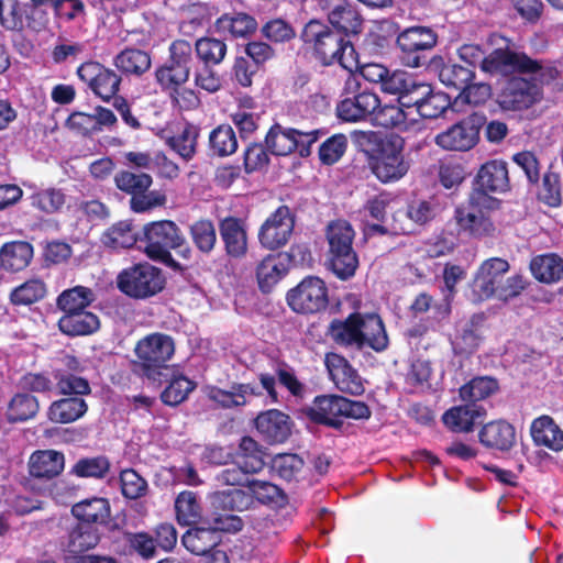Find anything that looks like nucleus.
I'll return each mask as SVG.
<instances>
[{
    "mask_svg": "<svg viewBox=\"0 0 563 563\" xmlns=\"http://www.w3.org/2000/svg\"><path fill=\"white\" fill-rule=\"evenodd\" d=\"M301 38L324 65L334 63L353 71L358 67L356 52L340 33L333 32L320 21L311 20L301 33Z\"/></svg>",
    "mask_w": 563,
    "mask_h": 563,
    "instance_id": "obj_1",
    "label": "nucleus"
},
{
    "mask_svg": "<svg viewBox=\"0 0 563 563\" xmlns=\"http://www.w3.org/2000/svg\"><path fill=\"white\" fill-rule=\"evenodd\" d=\"M355 231L346 220H334L325 228L328 242V262L332 272L341 279L355 274L358 266L357 255L353 249Z\"/></svg>",
    "mask_w": 563,
    "mask_h": 563,
    "instance_id": "obj_2",
    "label": "nucleus"
},
{
    "mask_svg": "<svg viewBox=\"0 0 563 563\" xmlns=\"http://www.w3.org/2000/svg\"><path fill=\"white\" fill-rule=\"evenodd\" d=\"M405 141L398 135L379 139L377 148L369 157V167L383 184H390L404 178L410 169V163L404 155Z\"/></svg>",
    "mask_w": 563,
    "mask_h": 563,
    "instance_id": "obj_3",
    "label": "nucleus"
},
{
    "mask_svg": "<svg viewBox=\"0 0 563 563\" xmlns=\"http://www.w3.org/2000/svg\"><path fill=\"white\" fill-rule=\"evenodd\" d=\"M136 363L144 375L158 380L163 371L167 369V362L175 353L174 340L163 333H152L141 339L134 349Z\"/></svg>",
    "mask_w": 563,
    "mask_h": 563,
    "instance_id": "obj_4",
    "label": "nucleus"
},
{
    "mask_svg": "<svg viewBox=\"0 0 563 563\" xmlns=\"http://www.w3.org/2000/svg\"><path fill=\"white\" fill-rule=\"evenodd\" d=\"M118 288L126 296L146 299L163 290L165 277L162 269L140 263L123 269L117 278Z\"/></svg>",
    "mask_w": 563,
    "mask_h": 563,
    "instance_id": "obj_5",
    "label": "nucleus"
},
{
    "mask_svg": "<svg viewBox=\"0 0 563 563\" xmlns=\"http://www.w3.org/2000/svg\"><path fill=\"white\" fill-rule=\"evenodd\" d=\"M309 416L316 422L338 428L341 418L367 419L371 411L362 401L331 395L317 397L309 408Z\"/></svg>",
    "mask_w": 563,
    "mask_h": 563,
    "instance_id": "obj_6",
    "label": "nucleus"
},
{
    "mask_svg": "<svg viewBox=\"0 0 563 563\" xmlns=\"http://www.w3.org/2000/svg\"><path fill=\"white\" fill-rule=\"evenodd\" d=\"M169 57L155 71L163 89L176 90L188 81L194 63L192 46L188 41L176 40L169 45Z\"/></svg>",
    "mask_w": 563,
    "mask_h": 563,
    "instance_id": "obj_7",
    "label": "nucleus"
},
{
    "mask_svg": "<svg viewBox=\"0 0 563 563\" xmlns=\"http://www.w3.org/2000/svg\"><path fill=\"white\" fill-rule=\"evenodd\" d=\"M144 253L152 260L166 262L170 250L181 247L185 243L179 228L169 220L151 222L143 228Z\"/></svg>",
    "mask_w": 563,
    "mask_h": 563,
    "instance_id": "obj_8",
    "label": "nucleus"
},
{
    "mask_svg": "<svg viewBox=\"0 0 563 563\" xmlns=\"http://www.w3.org/2000/svg\"><path fill=\"white\" fill-rule=\"evenodd\" d=\"M509 189V177L506 162L492 159L478 169L473 191V200L476 203L499 205V201L490 194H503Z\"/></svg>",
    "mask_w": 563,
    "mask_h": 563,
    "instance_id": "obj_9",
    "label": "nucleus"
},
{
    "mask_svg": "<svg viewBox=\"0 0 563 563\" xmlns=\"http://www.w3.org/2000/svg\"><path fill=\"white\" fill-rule=\"evenodd\" d=\"M482 118L471 115L438 133L434 143L444 151L467 152L479 141Z\"/></svg>",
    "mask_w": 563,
    "mask_h": 563,
    "instance_id": "obj_10",
    "label": "nucleus"
},
{
    "mask_svg": "<svg viewBox=\"0 0 563 563\" xmlns=\"http://www.w3.org/2000/svg\"><path fill=\"white\" fill-rule=\"evenodd\" d=\"M290 308L300 313H314L328 305V288L325 283L317 276L303 278L287 294Z\"/></svg>",
    "mask_w": 563,
    "mask_h": 563,
    "instance_id": "obj_11",
    "label": "nucleus"
},
{
    "mask_svg": "<svg viewBox=\"0 0 563 563\" xmlns=\"http://www.w3.org/2000/svg\"><path fill=\"white\" fill-rule=\"evenodd\" d=\"M497 208V205L476 203L473 196H470L468 205L455 210V220L460 231L473 238L493 235L496 228L489 211Z\"/></svg>",
    "mask_w": 563,
    "mask_h": 563,
    "instance_id": "obj_12",
    "label": "nucleus"
},
{
    "mask_svg": "<svg viewBox=\"0 0 563 563\" xmlns=\"http://www.w3.org/2000/svg\"><path fill=\"white\" fill-rule=\"evenodd\" d=\"M542 67L530 79L512 77L500 95V104L507 110H522L541 99V86L537 78Z\"/></svg>",
    "mask_w": 563,
    "mask_h": 563,
    "instance_id": "obj_13",
    "label": "nucleus"
},
{
    "mask_svg": "<svg viewBox=\"0 0 563 563\" xmlns=\"http://www.w3.org/2000/svg\"><path fill=\"white\" fill-rule=\"evenodd\" d=\"M294 227L292 212L287 206H280L261 225L258 241L267 250L279 249L290 239Z\"/></svg>",
    "mask_w": 563,
    "mask_h": 563,
    "instance_id": "obj_14",
    "label": "nucleus"
},
{
    "mask_svg": "<svg viewBox=\"0 0 563 563\" xmlns=\"http://www.w3.org/2000/svg\"><path fill=\"white\" fill-rule=\"evenodd\" d=\"M77 74L92 92L104 101H109L119 91L121 77L97 62L84 63Z\"/></svg>",
    "mask_w": 563,
    "mask_h": 563,
    "instance_id": "obj_15",
    "label": "nucleus"
},
{
    "mask_svg": "<svg viewBox=\"0 0 563 563\" xmlns=\"http://www.w3.org/2000/svg\"><path fill=\"white\" fill-rule=\"evenodd\" d=\"M509 267V263L500 257H492L484 261L473 278V299L482 301L494 297Z\"/></svg>",
    "mask_w": 563,
    "mask_h": 563,
    "instance_id": "obj_16",
    "label": "nucleus"
},
{
    "mask_svg": "<svg viewBox=\"0 0 563 563\" xmlns=\"http://www.w3.org/2000/svg\"><path fill=\"white\" fill-rule=\"evenodd\" d=\"M481 68L483 71L489 74L508 71L536 74L540 69V64L522 53L495 49L486 57L483 56Z\"/></svg>",
    "mask_w": 563,
    "mask_h": 563,
    "instance_id": "obj_17",
    "label": "nucleus"
},
{
    "mask_svg": "<svg viewBox=\"0 0 563 563\" xmlns=\"http://www.w3.org/2000/svg\"><path fill=\"white\" fill-rule=\"evenodd\" d=\"M373 121L376 125L407 132L419 129L420 121L416 118V111L405 101L384 104L377 108Z\"/></svg>",
    "mask_w": 563,
    "mask_h": 563,
    "instance_id": "obj_18",
    "label": "nucleus"
},
{
    "mask_svg": "<svg viewBox=\"0 0 563 563\" xmlns=\"http://www.w3.org/2000/svg\"><path fill=\"white\" fill-rule=\"evenodd\" d=\"M325 366L335 386L343 393L362 395L365 390L363 380L350 363L340 354L328 353Z\"/></svg>",
    "mask_w": 563,
    "mask_h": 563,
    "instance_id": "obj_19",
    "label": "nucleus"
},
{
    "mask_svg": "<svg viewBox=\"0 0 563 563\" xmlns=\"http://www.w3.org/2000/svg\"><path fill=\"white\" fill-rule=\"evenodd\" d=\"M380 104L378 96L371 91H362L353 97L343 99L336 107L338 117L347 122L363 121Z\"/></svg>",
    "mask_w": 563,
    "mask_h": 563,
    "instance_id": "obj_20",
    "label": "nucleus"
},
{
    "mask_svg": "<svg viewBox=\"0 0 563 563\" xmlns=\"http://www.w3.org/2000/svg\"><path fill=\"white\" fill-rule=\"evenodd\" d=\"M387 345L388 336L382 319L374 313H358L357 349L368 346L376 352H382Z\"/></svg>",
    "mask_w": 563,
    "mask_h": 563,
    "instance_id": "obj_21",
    "label": "nucleus"
},
{
    "mask_svg": "<svg viewBox=\"0 0 563 563\" xmlns=\"http://www.w3.org/2000/svg\"><path fill=\"white\" fill-rule=\"evenodd\" d=\"M255 424L257 431L272 443H283L291 433L289 417L276 409L258 415Z\"/></svg>",
    "mask_w": 563,
    "mask_h": 563,
    "instance_id": "obj_22",
    "label": "nucleus"
},
{
    "mask_svg": "<svg viewBox=\"0 0 563 563\" xmlns=\"http://www.w3.org/2000/svg\"><path fill=\"white\" fill-rule=\"evenodd\" d=\"M220 236L224 243L225 253L230 257L242 258L247 253V233L242 220L227 217L219 225Z\"/></svg>",
    "mask_w": 563,
    "mask_h": 563,
    "instance_id": "obj_23",
    "label": "nucleus"
},
{
    "mask_svg": "<svg viewBox=\"0 0 563 563\" xmlns=\"http://www.w3.org/2000/svg\"><path fill=\"white\" fill-rule=\"evenodd\" d=\"M287 255L285 253L269 254L256 266V279L260 289L268 292L287 274Z\"/></svg>",
    "mask_w": 563,
    "mask_h": 563,
    "instance_id": "obj_24",
    "label": "nucleus"
},
{
    "mask_svg": "<svg viewBox=\"0 0 563 563\" xmlns=\"http://www.w3.org/2000/svg\"><path fill=\"white\" fill-rule=\"evenodd\" d=\"M216 526L210 528L197 527L188 530L181 538L184 547L196 555H206L220 542V530L223 527L216 519Z\"/></svg>",
    "mask_w": 563,
    "mask_h": 563,
    "instance_id": "obj_25",
    "label": "nucleus"
},
{
    "mask_svg": "<svg viewBox=\"0 0 563 563\" xmlns=\"http://www.w3.org/2000/svg\"><path fill=\"white\" fill-rule=\"evenodd\" d=\"M530 434L536 445L544 446L551 451L563 450V431L550 416L534 419L530 427Z\"/></svg>",
    "mask_w": 563,
    "mask_h": 563,
    "instance_id": "obj_26",
    "label": "nucleus"
},
{
    "mask_svg": "<svg viewBox=\"0 0 563 563\" xmlns=\"http://www.w3.org/2000/svg\"><path fill=\"white\" fill-rule=\"evenodd\" d=\"M328 19L333 27L346 35L358 34L364 22L357 7L346 0L335 3L329 11Z\"/></svg>",
    "mask_w": 563,
    "mask_h": 563,
    "instance_id": "obj_27",
    "label": "nucleus"
},
{
    "mask_svg": "<svg viewBox=\"0 0 563 563\" xmlns=\"http://www.w3.org/2000/svg\"><path fill=\"white\" fill-rule=\"evenodd\" d=\"M485 409L476 404L455 406L444 412L443 423L454 432H470L485 417Z\"/></svg>",
    "mask_w": 563,
    "mask_h": 563,
    "instance_id": "obj_28",
    "label": "nucleus"
},
{
    "mask_svg": "<svg viewBox=\"0 0 563 563\" xmlns=\"http://www.w3.org/2000/svg\"><path fill=\"white\" fill-rule=\"evenodd\" d=\"M479 440L487 448L507 451L515 444L516 431L504 420L493 421L482 428Z\"/></svg>",
    "mask_w": 563,
    "mask_h": 563,
    "instance_id": "obj_29",
    "label": "nucleus"
},
{
    "mask_svg": "<svg viewBox=\"0 0 563 563\" xmlns=\"http://www.w3.org/2000/svg\"><path fill=\"white\" fill-rule=\"evenodd\" d=\"M33 246L24 241L5 243L0 249V267L7 272H20L29 266Z\"/></svg>",
    "mask_w": 563,
    "mask_h": 563,
    "instance_id": "obj_30",
    "label": "nucleus"
},
{
    "mask_svg": "<svg viewBox=\"0 0 563 563\" xmlns=\"http://www.w3.org/2000/svg\"><path fill=\"white\" fill-rule=\"evenodd\" d=\"M65 465L64 455L54 450L36 451L29 461V472L36 478L57 476Z\"/></svg>",
    "mask_w": 563,
    "mask_h": 563,
    "instance_id": "obj_31",
    "label": "nucleus"
},
{
    "mask_svg": "<svg viewBox=\"0 0 563 563\" xmlns=\"http://www.w3.org/2000/svg\"><path fill=\"white\" fill-rule=\"evenodd\" d=\"M98 317L86 309L65 313L58 321L62 332L68 335H86L99 328Z\"/></svg>",
    "mask_w": 563,
    "mask_h": 563,
    "instance_id": "obj_32",
    "label": "nucleus"
},
{
    "mask_svg": "<svg viewBox=\"0 0 563 563\" xmlns=\"http://www.w3.org/2000/svg\"><path fill=\"white\" fill-rule=\"evenodd\" d=\"M207 396L211 401L223 408H232L244 406L251 397L255 396V390L249 384L233 385L230 390L209 387Z\"/></svg>",
    "mask_w": 563,
    "mask_h": 563,
    "instance_id": "obj_33",
    "label": "nucleus"
},
{
    "mask_svg": "<svg viewBox=\"0 0 563 563\" xmlns=\"http://www.w3.org/2000/svg\"><path fill=\"white\" fill-rule=\"evenodd\" d=\"M88 406L81 398L69 397L54 401L48 408V419L56 423H70L87 412Z\"/></svg>",
    "mask_w": 563,
    "mask_h": 563,
    "instance_id": "obj_34",
    "label": "nucleus"
},
{
    "mask_svg": "<svg viewBox=\"0 0 563 563\" xmlns=\"http://www.w3.org/2000/svg\"><path fill=\"white\" fill-rule=\"evenodd\" d=\"M533 277L544 284H553L563 277V260L555 254L538 255L531 260Z\"/></svg>",
    "mask_w": 563,
    "mask_h": 563,
    "instance_id": "obj_35",
    "label": "nucleus"
},
{
    "mask_svg": "<svg viewBox=\"0 0 563 563\" xmlns=\"http://www.w3.org/2000/svg\"><path fill=\"white\" fill-rule=\"evenodd\" d=\"M437 43V35L431 29L423 26L410 27L397 37V45L405 53H415L432 48Z\"/></svg>",
    "mask_w": 563,
    "mask_h": 563,
    "instance_id": "obj_36",
    "label": "nucleus"
},
{
    "mask_svg": "<svg viewBox=\"0 0 563 563\" xmlns=\"http://www.w3.org/2000/svg\"><path fill=\"white\" fill-rule=\"evenodd\" d=\"M71 512L81 523H106L110 516V506L104 498L85 499L74 505Z\"/></svg>",
    "mask_w": 563,
    "mask_h": 563,
    "instance_id": "obj_37",
    "label": "nucleus"
},
{
    "mask_svg": "<svg viewBox=\"0 0 563 563\" xmlns=\"http://www.w3.org/2000/svg\"><path fill=\"white\" fill-rule=\"evenodd\" d=\"M0 20L5 29L21 31L25 26V11L13 0L7 2L0 0ZM26 26L33 31H40L43 27V23L27 16Z\"/></svg>",
    "mask_w": 563,
    "mask_h": 563,
    "instance_id": "obj_38",
    "label": "nucleus"
},
{
    "mask_svg": "<svg viewBox=\"0 0 563 563\" xmlns=\"http://www.w3.org/2000/svg\"><path fill=\"white\" fill-rule=\"evenodd\" d=\"M214 26L219 33L232 37H245L256 30L257 23L255 19L249 14L236 13L222 15L217 20Z\"/></svg>",
    "mask_w": 563,
    "mask_h": 563,
    "instance_id": "obj_39",
    "label": "nucleus"
},
{
    "mask_svg": "<svg viewBox=\"0 0 563 563\" xmlns=\"http://www.w3.org/2000/svg\"><path fill=\"white\" fill-rule=\"evenodd\" d=\"M235 463L246 473H258L263 470L265 465L264 453L255 440L250 437L242 438Z\"/></svg>",
    "mask_w": 563,
    "mask_h": 563,
    "instance_id": "obj_40",
    "label": "nucleus"
},
{
    "mask_svg": "<svg viewBox=\"0 0 563 563\" xmlns=\"http://www.w3.org/2000/svg\"><path fill=\"white\" fill-rule=\"evenodd\" d=\"M151 56L136 48H126L114 57L115 67L129 75L141 76L151 68Z\"/></svg>",
    "mask_w": 563,
    "mask_h": 563,
    "instance_id": "obj_41",
    "label": "nucleus"
},
{
    "mask_svg": "<svg viewBox=\"0 0 563 563\" xmlns=\"http://www.w3.org/2000/svg\"><path fill=\"white\" fill-rule=\"evenodd\" d=\"M38 409L40 404L35 396L18 393L9 401L5 415L10 422H22L34 418Z\"/></svg>",
    "mask_w": 563,
    "mask_h": 563,
    "instance_id": "obj_42",
    "label": "nucleus"
},
{
    "mask_svg": "<svg viewBox=\"0 0 563 563\" xmlns=\"http://www.w3.org/2000/svg\"><path fill=\"white\" fill-rule=\"evenodd\" d=\"M136 241L137 235L128 220L114 223L101 238L103 245L113 250L132 247Z\"/></svg>",
    "mask_w": 563,
    "mask_h": 563,
    "instance_id": "obj_43",
    "label": "nucleus"
},
{
    "mask_svg": "<svg viewBox=\"0 0 563 563\" xmlns=\"http://www.w3.org/2000/svg\"><path fill=\"white\" fill-rule=\"evenodd\" d=\"M297 129L274 125L266 135V145L275 155H288L296 151Z\"/></svg>",
    "mask_w": 563,
    "mask_h": 563,
    "instance_id": "obj_44",
    "label": "nucleus"
},
{
    "mask_svg": "<svg viewBox=\"0 0 563 563\" xmlns=\"http://www.w3.org/2000/svg\"><path fill=\"white\" fill-rule=\"evenodd\" d=\"M93 301L90 288L76 286L64 290L57 298V307L65 313L86 309Z\"/></svg>",
    "mask_w": 563,
    "mask_h": 563,
    "instance_id": "obj_45",
    "label": "nucleus"
},
{
    "mask_svg": "<svg viewBox=\"0 0 563 563\" xmlns=\"http://www.w3.org/2000/svg\"><path fill=\"white\" fill-rule=\"evenodd\" d=\"M211 504L216 509L242 511L252 504V496L240 488H229L214 493Z\"/></svg>",
    "mask_w": 563,
    "mask_h": 563,
    "instance_id": "obj_46",
    "label": "nucleus"
},
{
    "mask_svg": "<svg viewBox=\"0 0 563 563\" xmlns=\"http://www.w3.org/2000/svg\"><path fill=\"white\" fill-rule=\"evenodd\" d=\"M227 44L214 37H201L196 41L195 51L205 65H219L227 55Z\"/></svg>",
    "mask_w": 563,
    "mask_h": 563,
    "instance_id": "obj_47",
    "label": "nucleus"
},
{
    "mask_svg": "<svg viewBox=\"0 0 563 563\" xmlns=\"http://www.w3.org/2000/svg\"><path fill=\"white\" fill-rule=\"evenodd\" d=\"M100 540L98 530L86 523L77 525L69 533L68 553H82L95 548Z\"/></svg>",
    "mask_w": 563,
    "mask_h": 563,
    "instance_id": "obj_48",
    "label": "nucleus"
},
{
    "mask_svg": "<svg viewBox=\"0 0 563 563\" xmlns=\"http://www.w3.org/2000/svg\"><path fill=\"white\" fill-rule=\"evenodd\" d=\"M209 144L213 154L223 157L235 153L238 139L230 125L222 124L210 133Z\"/></svg>",
    "mask_w": 563,
    "mask_h": 563,
    "instance_id": "obj_49",
    "label": "nucleus"
},
{
    "mask_svg": "<svg viewBox=\"0 0 563 563\" xmlns=\"http://www.w3.org/2000/svg\"><path fill=\"white\" fill-rule=\"evenodd\" d=\"M331 338L339 344L357 347L358 313L351 314L346 320H334L330 328Z\"/></svg>",
    "mask_w": 563,
    "mask_h": 563,
    "instance_id": "obj_50",
    "label": "nucleus"
},
{
    "mask_svg": "<svg viewBox=\"0 0 563 563\" xmlns=\"http://www.w3.org/2000/svg\"><path fill=\"white\" fill-rule=\"evenodd\" d=\"M498 384L490 377H476L460 388V397L463 401L476 404L494 394Z\"/></svg>",
    "mask_w": 563,
    "mask_h": 563,
    "instance_id": "obj_51",
    "label": "nucleus"
},
{
    "mask_svg": "<svg viewBox=\"0 0 563 563\" xmlns=\"http://www.w3.org/2000/svg\"><path fill=\"white\" fill-rule=\"evenodd\" d=\"M303 466V460L297 454H278L272 461L273 471L288 482L297 481L302 474Z\"/></svg>",
    "mask_w": 563,
    "mask_h": 563,
    "instance_id": "obj_52",
    "label": "nucleus"
},
{
    "mask_svg": "<svg viewBox=\"0 0 563 563\" xmlns=\"http://www.w3.org/2000/svg\"><path fill=\"white\" fill-rule=\"evenodd\" d=\"M177 520L181 525H191L198 521L201 516V508L192 492L180 493L175 501Z\"/></svg>",
    "mask_w": 563,
    "mask_h": 563,
    "instance_id": "obj_53",
    "label": "nucleus"
},
{
    "mask_svg": "<svg viewBox=\"0 0 563 563\" xmlns=\"http://www.w3.org/2000/svg\"><path fill=\"white\" fill-rule=\"evenodd\" d=\"M114 183L120 190L133 197L136 194L147 191L153 180L148 174L122 170L115 175Z\"/></svg>",
    "mask_w": 563,
    "mask_h": 563,
    "instance_id": "obj_54",
    "label": "nucleus"
},
{
    "mask_svg": "<svg viewBox=\"0 0 563 563\" xmlns=\"http://www.w3.org/2000/svg\"><path fill=\"white\" fill-rule=\"evenodd\" d=\"M190 236L202 253H210L217 242V233L210 220H198L190 225Z\"/></svg>",
    "mask_w": 563,
    "mask_h": 563,
    "instance_id": "obj_55",
    "label": "nucleus"
},
{
    "mask_svg": "<svg viewBox=\"0 0 563 563\" xmlns=\"http://www.w3.org/2000/svg\"><path fill=\"white\" fill-rule=\"evenodd\" d=\"M198 129L186 124L179 134L167 140V144L185 159H190L196 152Z\"/></svg>",
    "mask_w": 563,
    "mask_h": 563,
    "instance_id": "obj_56",
    "label": "nucleus"
},
{
    "mask_svg": "<svg viewBox=\"0 0 563 563\" xmlns=\"http://www.w3.org/2000/svg\"><path fill=\"white\" fill-rule=\"evenodd\" d=\"M46 287L41 279H30L15 287L11 295V301L14 305H31L45 296Z\"/></svg>",
    "mask_w": 563,
    "mask_h": 563,
    "instance_id": "obj_57",
    "label": "nucleus"
},
{
    "mask_svg": "<svg viewBox=\"0 0 563 563\" xmlns=\"http://www.w3.org/2000/svg\"><path fill=\"white\" fill-rule=\"evenodd\" d=\"M231 118L242 137L252 134L257 129L258 115L253 109L252 99H244Z\"/></svg>",
    "mask_w": 563,
    "mask_h": 563,
    "instance_id": "obj_58",
    "label": "nucleus"
},
{
    "mask_svg": "<svg viewBox=\"0 0 563 563\" xmlns=\"http://www.w3.org/2000/svg\"><path fill=\"white\" fill-rule=\"evenodd\" d=\"M474 77V71L457 64L449 63L442 66L439 71L440 81L456 89H463Z\"/></svg>",
    "mask_w": 563,
    "mask_h": 563,
    "instance_id": "obj_59",
    "label": "nucleus"
},
{
    "mask_svg": "<svg viewBox=\"0 0 563 563\" xmlns=\"http://www.w3.org/2000/svg\"><path fill=\"white\" fill-rule=\"evenodd\" d=\"M195 385L185 376H176L172 379L169 385L164 389L161 398L164 404L169 406H177L183 402L188 395L194 390Z\"/></svg>",
    "mask_w": 563,
    "mask_h": 563,
    "instance_id": "obj_60",
    "label": "nucleus"
},
{
    "mask_svg": "<svg viewBox=\"0 0 563 563\" xmlns=\"http://www.w3.org/2000/svg\"><path fill=\"white\" fill-rule=\"evenodd\" d=\"M450 98L443 92H434L431 90L427 98L418 106L416 118L435 119L440 117L449 107Z\"/></svg>",
    "mask_w": 563,
    "mask_h": 563,
    "instance_id": "obj_61",
    "label": "nucleus"
},
{
    "mask_svg": "<svg viewBox=\"0 0 563 563\" xmlns=\"http://www.w3.org/2000/svg\"><path fill=\"white\" fill-rule=\"evenodd\" d=\"M412 80V76L406 71L388 70L386 78L380 85V89L385 93L398 96V101H401L402 97L406 96V91L409 89L408 87H413Z\"/></svg>",
    "mask_w": 563,
    "mask_h": 563,
    "instance_id": "obj_62",
    "label": "nucleus"
},
{
    "mask_svg": "<svg viewBox=\"0 0 563 563\" xmlns=\"http://www.w3.org/2000/svg\"><path fill=\"white\" fill-rule=\"evenodd\" d=\"M250 495L262 504L280 503L284 500L283 490L275 484L253 479L247 482Z\"/></svg>",
    "mask_w": 563,
    "mask_h": 563,
    "instance_id": "obj_63",
    "label": "nucleus"
},
{
    "mask_svg": "<svg viewBox=\"0 0 563 563\" xmlns=\"http://www.w3.org/2000/svg\"><path fill=\"white\" fill-rule=\"evenodd\" d=\"M346 147V136L344 134H334L321 144L319 157L323 164L332 165L343 156Z\"/></svg>",
    "mask_w": 563,
    "mask_h": 563,
    "instance_id": "obj_64",
    "label": "nucleus"
}]
</instances>
